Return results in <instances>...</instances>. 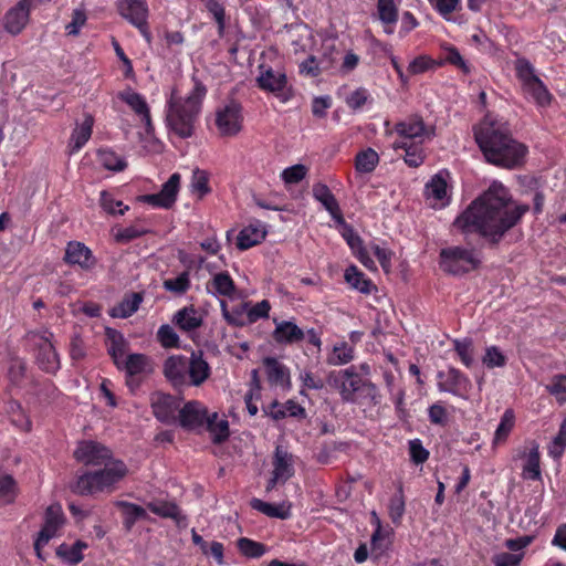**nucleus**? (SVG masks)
I'll use <instances>...</instances> for the list:
<instances>
[{
    "label": "nucleus",
    "instance_id": "obj_1",
    "mask_svg": "<svg viewBox=\"0 0 566 566\" xmlns=\"http://www.w3.org/2000/svg\"><path fill=\"white\" fill-rule=\"evenodd\" d=\"M527 211V205H516L509 189L502 182L494 180L462 212V222L492 243H497Z\"/></svg>",
    "mask_w": 566,
    "mask_h": 566
},
{
    "label": "nucleus",
    "instance_id": "obj_2",
    "mask_svg": "<svg viewBox=\"0 0 566 566\" xmlns=\"http://www.w3.org/2000/svg\"><path fill=\"white\" fill-rule=\"evenodd\" d=\"M74 458L85 465L99 467L77 472L71 491L81 496L111 494L129 473L123 460L115 459L111 449L96 441L80 442Z\"/></svg>",
    "mask_w": 566,
    "mask_h": 566
},
{
    "label": "nucleus",
    "instance_id": "obj_3",
    "mask_svg": "<svg viewBox=\"0 0 566 566\" xmlns=\"http://www.w3.org/2000/svg\"><path fill=\"white\" fill-rule=\"evenodd\" d=\"M474 136L488 163L506 169H515L524 163L527 147L511 136L506 123L486 119Z\"/></svg>",
    "mask_w": 566,
    "mask_h": 566
},
{
    "label": "nucleus",
    "instance_id": "obj_4",
    "mask_svg": "<svg viewBox=\"0 0 566 566\" xmlns=\"http://www.w3.org/2000/svg\"><path fill=\"white\" fill-rule=\"evenodd\" d=\"M192 82L193 87L186 97L178 96L177 91L172 90L166 104L167 126L184 139L192 136L195 123L207 95V87L200 80L192 77Z\"/></svg>",
    "mask_w": 566,
    "mask_h": 566
},
{
    "label": "nucleus",
    "instance_id": "obj_5",
    "mask_svg": "<svg viewBox=\"0 0 566 566\" xmlns=\"http://www.w3.org/2000/svg\"><path fill=\"white\" fill-rule=\"evenodd\" d=\"M328 381L339 392L344 402L376 406L380 402L378 388L370 380L363 378L354 366L332 371Z\"/></svg>",
    "mask_w": 566,
    "mask_h": 566
},
{
    "label": "nucleus",
    "instance_id": "obj_6",
    "mask_svg": "<svg viewBox=\"0 0 566 566\" xmlns=\"http://www.w3.org/2000/svg\"><path fill=\"white\" fill-rule=\"evenodd\" d=\"M29 337L36 349V364L39 368L48 374H56L61 368V361L52 343L53 333L45 328L30 332Z\"/></svg>",
    "mask_w": 566,
    "mask_h": 566
},
{
    "label": "nucleus",
    "instance_id": "obj_7",
    "mask_svg": "<svg viewBox=\"0 0 566 566\" xmlns=\"http://www.w3.org/2000/svg\"><path fill=\"white\" fill-rule=\"evenodd\" d=\"M255 83L258 88L265 93L273 94L282 103L289 102L292 97V88L289 87L285 72L274 70L270 65H259V74L255 77Z\"/></svg>",
    "mask_w": 566,
    "mask_h": 566
},
{
    "label": "nucleus",
    "instance_id": "obj_8",
    "mask_svg": "<svg viewBox=\"0 0 566 566\" xmlns=\"http://www.w3.org/2000/svg\"><path fill=\"white\" fill-rule=\"evenodd\" d=\"M243 107L231 99L216 111V126L222 137H234L243 127Z\"/></svg>",
    "mask_w": 566,
    "mask_h": 566
},
{
    "label": "nucleus",
    "instance_id": "obj_9",
    "mask_svg": "<svg viewBox=\"0 0 566 566\" xmlns=\"http://www.w3.org/2000/svg\"><path fill=\"white\" fill-rule=\"evenodd\" d=\"M64 522L65 516L62 506L59 503L51 504L46 507L43 526L34 541V551L40 559L44 560L42 548L50 542V539L57 535L59 530L63 526Z\"/></svg>",
    "mask_w": 566,
    "mask_h": 566
},
{
    "label": "nucleus",
    "instance_id": "obj_10",
    "mask_svg": "<svg viewBox=\"0 0 566 566\" xmlns=\"http://www.w3.org/2000/svg\"><path fill=\"white\" fill-rule=\"evenodd\" d=\"M449 172L439 170L424 185L423 196L434 209L446 208L450 205L451 195L448 186Z\"/></svg>",
    "mask_w": 566,
    "mask_h": 566
},
{
    "label": "nucleus",
    "instance_id": "obj_11",
    "mask_svg": "<svg viewBox=\"0 0 566 566\" xmlns=\"http://www.w3.org/2000/svg\"><path fill=\"white\" fill-rule=\"evenodd\" d=\"M171 323L196 343L198 329L205 323V313L195 305H187L174 314Z\"/></svg>",
    "mask_w": 566,
    "mask_h": 566
},
{
    "label": "nucleus",
    "instance_id": "obj_12",
    "mask_svg": "<svg viewBox=\"0 0 566 566\" xmlns=\"http://www.w3.org/2000/svg\"><path fill=\"white\" fill-rule=\"evenodd\" d=\"M188 357L181 354L168 356L163 365V374L174 388L188 386Z\"/></svg>",
    "mask_w": 566,
    "mask_h": 566
},
{
    "label": "nucleus",
    "instance_id": "obj_13",
    "mask_svg": "<svg viewBox=\"0 0 566 566\" xmlns=\"http://www.w3.org/2000/svg\"><path fill=\"white\" fill-rule=\"evenodd\" d=\"M395 132L398 135L395 142H424L426 138H430V133L422 117L417 115L396 123Z\"/></svg>",
    "mask_w": 566,
    "mask_h": 566
},
{
    "label": "nucleus",
    "instance_id": "obj_14",
    "mask_svg": "<svg viewBox=\"0 0 566 566\" xmlns=\"http://www.w3.org/2000/svg\"><path fill=\"white\" fill-rule=\"evenodd\" d=\"M35 7L34 0H20L3 18L7 32L12 35L20 34L29 22L31 8Z\"/></svg>",
    "mask_w": 566,
    "mask_h": 566
},
{
    "label": "nucleus",
    "instance_id": "obj_15",
    "mask_svg": "<svg viewBox=\"0 0 566 566\" xmlns=\"http://www.w3.org/2000/svg\"><path fill=\"white\" fill-rule=\"evenodd\" d=\"M178 408V400L169 394L157 392L151 397L153 413L161 423H174L177 420L176 411Z\"/></svg>",
    "mask_w": 566,
    "mask_h": 566
},
{
    "label": "nucleus",
    "instance_id": "obj_16",
    "mask_svg": "<svg viewBox=\"0 0 566 566\" xmlns=\"http://www.w3.org/2000/svg\"><path fill=\"white\" fill-rule=\"evenodd\" d=\"M208 416L209 411L201 402L191 400L179 410L178 420L184 429L193 430L202 427L208 420Z\"/></svg>",
    "mask_w": 566,
    "mask_h": 566
},
{
    "label": "nucleus",
    "instance_id": "obj_17",
    "mask_svg": "<svg viewBox=\"0 0 566 566\" xmlns=\"http://www.w3.org/2000/svg\"><path fill=\"white\" fill-rule=\"evenodd\" d=\"M188 386L200 387L211 376V367L202 350H193L188 357Z\"/></svg>",
    "mask_w": 566,
    "mask_h": 566
},
{
    "label": "nucleus",
    "instance_id": "obj_18",
    "mask_svg": "<svg viewBox=\"0 0 566 566\" xmlns=\"http://www.w3.org/2000/svg\"><path fill=\"white\" fill-rule=\"evenodd\" d=\"M116 9L118 14L134 27L149 17L147 0H117Z\"/></svg>",
    "mask_w": 566,
    "mask_h": 566
},
{
    "label": "nucleus",
    "instance_id": "obj_19",
    "mask_svg": "<svg viewBox=\"0 0 566 566\" xmlns=\"http://www.w3.org/2000/svg\"><path fill=\"white\" fill-rule=\"evenodd\" d=\"M313 197L315 200L322 203L325 210L331 214L332 219L338 223H345V219L339 207V203L327 185L323 182H316L313 186Z\"/></svg>",
    "mask_w": 566,
    "mask_h": 566
},
{
    "label": "nucleus",
    "instance_id": "obj_20",
    "mask_svg": "<svg viewBox=\"0 0 566 566\" xmlns=\"http://www.w3.org/2000/svg\"><path fill=\"white\" fill-rule=\"evenodd\" d=\"M275 328L272 333L274 342L279 345L298 344L305 339V332L293 321H277L274 318Z\"/></svg>",
    "mask_w": 566,
    "mask_h": 566
},
{
    "label": "nucleus",
    "instance_id": "obj_21",
    "mask_svg": "<svg viewBox=\"0 0 566 566\" xmlns=\"http://www.w3.org/2000/svg\"><path fill=\"white\" fill-rule=\"evenodd\" d=\"M64 261L71 265H78L83 270H90L96 263L92 251L78 241H70L67 243Z\"/></svg>",
    "mask_w": 566,
    "mask_h": 566
},
{
    "label": "nucleus",
    "instance_id": "obj_22",
    "mask_svg": "<svg viewBox=\"0 0 566 566\" xmlns=\"http://www.w3.org/2000/svg\"><path fill=\"white\" fill-rule=\"evenodd\" d=\"M263 366L270 386L290 389L291 376L290 369L274 357H265Z\"/></svg>",
    "mask_w": 566,
    "mask_h": 566
},
{
    "label": "nucleus",
    "instance_id": "obj_23",
    "mask_svg": "<svg viewBox=\"0 0 566 566\" xmlns=\"http://www.w3.org/2000/svg\"><path fill=\"white\" fill-rule=\"evenodd\" d=\"M119 98L126 103L134 113L140 117L144 123L146 130L149 132L153 128L151 116L149 106L145 97L133 90H127L119 93Z\"/></svg>",
    "mask_w": 566,
    "mask_h": 566
},
{
    "label": "nucleus",
    "instance_id": "obj_24",
    "mask_svg": "<svg viewBox=\"0 0 566 566\" xmlns=\"http://www.w3.org/2000/svg\"><path fill=\"white\" fill-rule=\"evenodd\" d=\"M207 292L214 296L232 298L235 295L237 286L228 271H221L212 275L206 284Z\"/></svg>",
    "mask_w": 566,
    "mask_h": 566
},
{
    "label": "nucleus",
    "instance_id": "obj_25",
    "mask_svg": "<svg viewBox=\"0 0 566 566\" xmlns=\"http://www.w3.org/2000/svg\"><path fill=\"white\" fill-rule=\"evenodd\" d=\"M272 465V474H275L276 479H282L283 483L289 481L295 473L294 455L280 446L274 451Z\"/></svg>",
    "mask_w": 566,
    "mask_h": 566
},
{
    "label": "nucleus",
    "instance_id": "obj_26",
    "mask_svg": "<svg viewBox=\"0 0 566 566\" xmlns=\"http://www.w3.org/2000/svg\"><path fill=\"white\" fill-rule=\"evenodd\" d=\"M423 143L424 142H394L392 148L395 150H403V161L406 165L410 168H418L420 167L427 157L426 151L423 149Z\"/></svg>",
    "mask_w": 566,
    "mask_h": 566
},
{
    "label": "nucleus",
    "instance_id": "obj_27",
    "mask_svg": "<svg viewBox=\"0 0 566 566\" xmlns=\"http://www.w3.org/2000/svg\"><path fill=\"white\" fill-rule=\"evenodd\" d=\"M266 237V230L261 222L244 227L238 234L237 247L244 251L260 244Z\"/></svg>",
    "mask_w": 566,
    "mask_h": 566
},
{
    "label": "nucleus",
    "instance_id": "obj_28",
    "mask_svg": "<svg viewBox=\"0 0 566 566\" xmlns=\"http://www.w3.org/2000/svg\"><path fill=\"white\" fill-rule=\"evenodd\" d=\"M107 353L117 369H122V361L126 349V340L123 334L114 328L107 327L106 332Z\"/></svg>",
    "mask_w": 566,
    "mask_h": 566
},
{
    "label": "nucleus",
    "instance_id": "obj_29",
    "mask_svg": "<svg viewBox=\"0 0 566 566\" xmlns=\"http://www.w3.org/2000/svg\"><path fill=\"white\" fill-rule=\"evenodd\" d=\"M115 506L122 512L123 526L127 532L133 530L137 521L148 516L143 506L128 501H116Z\"/></svg>",
    "mask_w": 566,
    "mask_h": 566
},
{
    "label": "nucleus",
    "instance_id": "obj_30",
    "mask_svg": "<svg viewBox=\"0 0 566 566\" xmlns=\"http://www.w3.org/2000/svg\"><path fill=\"white\" fill-rule=\"evenodd\" d=\"M344 277L350 287L359 291L365 295H369L377 291V286L374 284V282L367 277L366 274L361 272L356 265L348 266L345 270Z\"/></svg>",
    "mask_w": 566,
    "mask_h": 566
},
{
    "label": "nucleus",
    "instance_id": "obj_31",
    "mask_svg": "<svg viewBox=\"0 0 566 566\" xmlns=\"http://www.w3.org/2000/svg\"><path fill=\"white\" fill-rule=\"evenodd\" d=\"M205 424L214 444H221L229 439V421L224 417L220 418L218 412L209 413Z\"/></svg>",
    "mask_w": 566,
    "mask_h": 566
},
{
    "label": "nucleus",
    "instance_id": "obj_32",
    "mask_svg": "<svg viewBox=\"0 0 566 566\" xmlns=\"http://www.w3.org/2000/svg\"><path fill=\"white\" fill-rule=\"evenodd\" d=\"M127 376H139L151 371L150 358L145 354L134 353L122 361V369Z\"/></svg>",
    "mask_w": 566,
    "mask_h": 566
},
{
    "label": "nucleus",
    "instance_id": "obj_33",
    "mask_svg": "<svg viewBox=\"0 0 566 566\" xmlns=\"http://www.w3.org/2000/svg\"><path fill=\"white\" fill-rule=\"evenodd\" d=\"M143 300V293L127 294L116 306L111 308L109 315L114 318H127L138 311Z\"/></svg>",
    "mask_w": 566,
    "mask_h": 566
},
{
    "label": "nucleus",
    "instance_id": "obj_34",
    "mask_svg": "<svg viewBox=\"0 0 566 566\" xmlns=\"http://www.w3.org/2000/svg\"><path fill=\"white\" fill-rule=\"evenodd\" d=\"M147 509L160 516V517H164V518H171L175 521V523L177 524V526H181L184 524H186V516L181 513V510L180 507L174 503V502H159V503H154V502H149L147 504Z\"/></svg>",
    "mask_w": 566,
    "mask_h": 566
},
{
    "label": "nucleus",
    "instance_id": "obj_35",
    "mask_svg": "<svg viewBox=\"0 0 566 566\" xmlns=\"http://www.w3.org/2000/svg\"><path fill=\"white\" fill-rule=\"evenodd\" d=\"M88 547L87 543L77 539L73 545L62 543L56 547V556L67 565H77L83 558V551Z\"/></svg>",
    "mask_w": 566,
    "mask_h": 566
},
{
    "label": "nucleus",
    "instance_id": "obj_36",
    "mask_svg": "<svg viewBox=\"0 0 566 566\" xmlns=\"http://www.w3.org/2000/svg\"><path fill=\"white\" fill-rule=\"evenodd\" d=\"M377 14L380 22L385 25V32L391 34L394 25L397 23L399 13L394 0H377Z\"/></svg>",
    "mask_w": 566,
    "mask_h": 566
},
{
    "label": "nucleus",
    "instance_id": "obj_37",
    "mask_svg": "<svg viewBox=\"0 0 566 566\" xmlns=\"http://www.w3.org/2000/svg\"><path fill=\"white\" fill-rule=\"evenodd\" d=\"M250 506L253 510L261 512L269 517L287 520L291 516V505H285L284 503L272 504L264 502L260 499L253 497L250 501Z\"/></svg>",
    "mask_w": 566,
    "mask_h": 566
},
{
    "label": "nucleus",
    "instance_id": "obj_38",
    "mask_svg": "<svg viewBox=\"0 0 566 566\" xmlns=\"http://www.w3.org/2000/svg\"><path fill=\"white\" fill-rule=\"evenodd\" d=\"M439 268L447 274L460 273V247L443 248L439 254Z\"/></svg>",
    "mask_w": 566,
    "mask_h": 566
},
{
    "label": "nucleus",
    "instance_id": "obj_39",
    "mask_svg": "<svg viewBox=\"0 0 566 566\" xmlns=\"http://www.w3.org/2000/svg\"><path fill=\"white\" fill-rule=\"evenodd\" d=\"M535 441L531 442L530 452L526 455V461L523 465L522 476L526 480L538 481L542 478L539 467V450Z\"/></svg>",
    "mask_w": 566,
    "mask_h": 566
},
{
    "label": "nucleus",
    "instance_id": "obj_40",
    "mask_svg": "<svg viewBox=\"0 0 566 566\" xmlns=\"http://www.w3.org/2000/svg\"><path fill=\"white\" fill-rule=\"evenodd\" d=\"M93 124V117L86 116L84 122L74 128L69 145L71 153H77L88 142L92 135Z\"/></svg>",
    "mask_w": 566,
    "mask_h": 566
},
{
    "label": "nucleus",
    "instance_id": "obj_41",
    "mask_svg": "<svg viewBox=\"0 0 566 566\" xmlns=\"http://www.w3.org/2000/svg\"><path fill=\"white\" fill-rule=\"evenodd\" d=\"M379 164V155L370 147L358 151L355 156V169L358 174H371Z\"/></svg>",
    "mask_w": 566,
    "mask_h": 566
},
{
    "label": "nucleus",
    "instance_id": "obj_42",
    "mask_svg": "<svg viewBox=\"0 0 566 566\" xmlns=\"http://www.w3.org/2000/svg\"><path fill=\"white\" fill-rule=\"evenodd\" d=\"M355 349L347 342L343 340L333 346L332 353L327 356L326 363L331 366H342L350 363L355 357Z\"/></svg>",
    "mask_w": 566,
    "mask_h": 566
},
{
    "label": "nucleus",
    "instance_id": "obj_43",
    "mask_svg": "<svg viewBox=\"0 0 566 566\" xmlns=\"http://www.w3.org/2000/svg\"><path fill=\"white\" fill-rule=\"evenodd\" d=\"M237 548L247 558H260L268 552V546L249 537L237 539Z\"/></svg>",
    "mask_w": 566,
    "mask_h": 566
},
{
    "label": "nucleus",
    "instance_id": "obj_44",
    "mask_svg": "<svg viewBox=\"0 0 566 566\" xmlns=\"http://www.w3.org/2000/svg\"><path fill=\"white\" fill-rule=\"evenodd\" d=\"M97 158L98 163L111 171H123L127 167L126 160L112 149H99Z\"/></svg>",
    "mask_w": 566,
    "mask_h": 566
},
{
    "label": "nucleus",
    "instance_id": "obj_45",
    "mask_svg": "<svg viewBox=\"0 0 566 566\" xmlns=\"http://www.w3.org/2000/svg\"><path fill=\"white\" fill-rule=\"evenodd\" d=\"M438 386L442 391L458 395L460 391V373L454 368L448 371H439Z\"/></svg>",
    "mask_w": 566,
    "mask_h": 566
},
{
    "label": "nucleus",
    "instance_id": "obj_46",
    "mask_svg": "<svg viewBox=\"0 0 566 566\" xmlns=\"http://www.w3.org/2000/svg\"><path fill=\"white\" fill-rule=\"evenodd\" d=\"M99 205L102 209L112 216H123L129 210L127 205H124L122 200H116L114 196L107 190H103L99 193Z\"/></svg>",
    "mask_w": 566,
    "mask_h": 566
},
{
    "label": "nucleus",
    "instance_id": "obj_47",
    "mask_svg": "<svg viewBox=\"0 0 566 566\" xmlns=\"http://www.w3.org/2000/svg\"><path fill=\"white\" fill-rule=\"evenodd\" d=\"M27 375V363L20 357L10 359L7 378L11 386L20 387Z\"/></svg>",
    "mask_w": 566,
    "mask_h": 566
},
{
    "label": "nucleus",
    "instance_id": "obj_48",
    "mask_svg": "<svg viewBox=\"0 0 566 566\" xmlns=\"http://www.w3.org/2000/svg\"><path fill=\"white\" fill-rule=\"evenodd\" d=\"M523 87L525 92L530 94L538 105L546 106L551 103L552 95L538 77L533 81L531 80V82Z\"/></svg>",
    "mask_w": 566,
    "mask_h": 566
},
{
    "label": "nucleus",
    "instance_id": "obj_49",
    "mask_svg": "<svg viewBox=\"0 0 566 566\" xmlns=\"http://www.w3.org/2000/svg\"><path fill=\"white\" fill-rule=\"evenodd\" d=\"M515 416L512 409H506L501 417V421L495 430L493 443L499 444L504 442L510 432L514 428Z\"/></svg>",
    "mask_w": 566,
    "mask_h": 566
},
{
    "label": "nucleus",
    "instance_id": "obj_50",
    "mask_svg": "<svg viewBox=\"0 0 566 566\" xmlns=\"http://www.w3.org/2000/svg\"><path fill=\"white\" fill-rule=\"evenodd\" d=\"M156 337L161 347L166 349L180 347V338L169 324H163L158 328Z\"/></svg>",
    "mask_w": 566,
    "mask_h": 566
},
{
    "label": "nucleus",
    "instance_id": "obj_51",
    "mask_svg": "<svg viewBox=\"0 0 566 566\" xmlns=\"http://www.w3.org/2000/svg\"><path fill=\"white\" fill-rule=\"evenodd\" d=\"M405 496L402 493V489L400 488L399 491L390 497L389 505H388V513L391 522L395 525H399L401 523L402 516L405 514Z\"/></svg>",
    "mask_w": 566,
    "mask_h": 566
},
{
    "label": "nucleus",
    "instance_id": "obj_52",
    "mask_svg": "<svg viewBox=\"0 0 566 566\" xmlns=\"http://www.w3.org/2000/svg\"><path fill=\"white\" fill-rule=\"evenodd\" d=\"M546 390L555 397L559 405L566 402V375H554L551 382L546 385Z\"/></svg>",
    "mask_w": 566,
    "mask_h": 566
},
{
    "label": "nucleus",
    "instance_id": "obj_53",
    "mask_svg": "<svg viewBox=\"0 0 566 566\" xmlns=\"http://www.w3.org/2000/svg\"><path fill=\"white\" fill-rule=\"evenodd\" d=\"M190 285L191 282L187 271L181 272L174 279H167L164 281L165 290L178 295L185 294L190 289Z\"/></svg>",
    "mask_w": 566,
    "mask_h": 566
},
{
    "label": "nucleus",
    "instance_id": "obj_54",
    "mask_svg": "<svg viewBox=\"0 0 566 566\" xmlns=\"http://www.w3.org/2000/svg\"><path fill=\"white\" fill-rule=\"evenodd\" d=\"M438 67L439 63L436 62V59L429 55H419L409 63L407 71L410 75H417Z\"/></svg>",
    "mask_w": 566,
    "mask_h": 566
},
{
    "label": "nucleus",
    "instance_id": "obj_55",
    "mask_svg": "<svg viewBox=\"0 0 566 566\" xmlns=\"http://www.w3.org/2000/svg\"><path fill=\"white\" fill-rule=\"evenodd\" d=\"M436 62L439 63V67L446 64H452L460 67V52L455 46L443 43L440 46V54L439 57L436 59Z\"/></svg>",
    "mask_w": 566,
    "mask_h": 566
},
{
    "label": "nucleus",
    "instance_id": "obj_56",
    "mask_svg": "<svg viewBox=\"0 0 566 566\" xmlns=\"http://www.w3.org/2000/svg\"><path fill=\"white\" fill-rule=\"evenodd\" d=\"M566 448V418L560 423L557 436L548 446V454L554 459H559Z\"/></svg>",
    "mask_w": 566,
    "mask_h": 566
},
{
    "label": "nucleus",
    "instance_id": "obj_57",
    "mask_svg": "<svg viewBox=\"0 0 566 566\" xmlns=\"http://www.w3.org/2000/svg\"><path fill=\"white\" fill-rule=\"evenodd\" d=\"M368 101L371 102V97L365 87L356 88L345 98L346 105L354 112L360 111Z\"/></svg>",
    "mask_w": 566,
    "mask_h": 566
},
{
    "label": "nucleus",
    "instance_id": "obj_58",
    "mask_svg": "<svg viewBox=\"0 0 566 566\" xmlns=\"http://www.w3.org/2000/svg\"><path fill=\"white\" fill-rule=\"evenodd\" d=\"M342 226L344 227L343 238L349 248L355 252L356 256L361 259L364 252L363 239L354 231L352 226L347 224L346 222Z\"/></svg>",
    "mask_w": 566,
    "mask_h": 566
},
{
    "label": "nucleus",
    "instance_id": "obj_59",
    "mask_svg": "<svg viewBox=\"0 0 566 566\" xmlns=\"http://www.w3.org/2000/svg\"><path fill=\"white\" fill-rule=\"evenodd\" d=\"M307 171L306 166L296 164L285 168L281 174V178L286 185H294L302 181L306 177Z\"/></svg>",
    "mask_w": 566,
    "mask_h": 566
},
{
    "label": "nucleus",
    "instance_id": "obj_60",
    "mask_svg": "<svg viewBox=\"0 0 566 566\" xmlns=\"http://www.w3.org/2000/svg\"><path fill=\"white\" fill-rule=\"evenodd\" d=\"M139 201L147 203L154 208L163 209H170L175 205V201L169 199V196H167V193L164 192L161 189L157 193L140 196Z\"/></svg>",
    "mask_w": 566,
    "mask_h": 566
},
{
    "label": "nucleus",
    "instance_id": "obj_61",
    "mask_svg": "<svg viewBox=\"0 0 566 566\" xmlns=\"http://www.w3.org/2000/svg\"><path fill=\"white\" fill-rule=\"evenodd\" d=\"M482 363L488 368L503 367L506 364V357L499 347L490 346L485 350Z\"/></svg>",
    "mask_w": 566,
    "mask_h": 566
},
{
    "label": "nucleus",
    "instance_id": "obj_62",
    "mask_svg": "<svg viewBox=\"0 0 566 566\" xmlns=\"http://www.w3.org/2000/svg\"><path fill=\"white\" fill-rule=\"evenodd\" d=\"M148 232L147 229L139 226L133 224L126 228L119 229L115 234V240L119 243H128L135 239H138Z\"/></svg>",
    "mask_w": 566,
    "mask_h": 566
},
{
    "label": "nucleus",
    "instance_id": "obj_63",
    "mask_svg": "<svg viewBox=\"0 0 566 566\" xmlns=\"http://www.w3.org/2000/svg\"><path fill=\"white\" fill-rule=\"evenodd\" d=\"M322 63L323 61H318L315 55H310L298 65L300 73L311 77H317L324 69L328 67V65L322 66Z\"/></svg>",
    "mask_w": 566,
    "mask_h": 566
},
{
    "label": "nucleus",
    "instance_id": "obj_64",
    "mask_svg": "<svg viewBox=\"0 0 566 566\" xmlns=\"http://www.w3.org/2000/svg\"><path fill=\"white\" fill-rule=\"evenodd\" d=\"M409 455L415 464H422L429 458V451L422 446L421 440L413 439L409 441Z\"/></svg>",
    "mask_w": 566,
    "mask_h": 566
}]
</instances>
